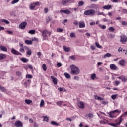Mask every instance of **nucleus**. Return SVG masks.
Wrapping results in <instances>:
<instances>
[{"mask_svg":"<svg viewBox=\"0 0 127 127\" xmlns=\"http://www.w3.org/2000/svg\"><path fill=\"white\" fill-rule=\"evenodd\" d=\"M71 68V75H79L80 74V69L78 67L76 66L75 65H71L70 66Z\"/></svg>","mask_w":127,"mask_h":127,"instance_id":"obj_1","label":"nucleus"},{"mask_svg":"<svg viewBox=\"0 0 127 127\" xmlns=\"http://www.w3.org/2000/svg\"><path fill=\"white\" fill-rule=\"evenodd\" d=\"M48 34H49V36L50 37V35H51V33L48 32V31L46 30H43L42 31V35L44 40H46Z\"/></svg>","mask_w":127,"mask_h":127,"instance_id":"obj_2","label":"nucleus"},{"mask_svg":"<svg viewBox=\"0 0 127 127\" xmlns=\"http://www.w3.org/2000/svg\"><path fill=\"white\" fill-rule=\"evenodd\" d=\"M84 15H93L95 14V10L94 9H90L87 10L84 12Z\"/></svg>","mask_w":127,"mask_h":127,"instance_id":"obj_3","label":"nucleus"},{"mask_svg":"<svg viewBox=\"0 0 127 127\" xmlns=\"http://www.w3.org/2000/svg\"><path fill=\"white\" fill-rule=\"evenodd\" d=\"M120 42H121V43H125V42H127V37H126V35H122L120 36Z\"/></svg>","mask_w":127,"mask_h":127,"instance_id":"obj_4","label":"nucleus"},{"mask_svg":"<svg viewBox=\"0 0 127 127\" xmlns=\"http://www.w3.org/2000/svg\"><path fill=\"white\" fill-rule=\"evenodd\" d=\"M11 53L14 54V55H22L21 53H19V52L17 51L16 50L12 48L11 51Z\"/></svg>","mask_w":127,"mask_h":127,"instance_id":"obj_5","label":"nucleus"},{"mask_svg":"<svg viewBox=\"0 0 127 127\" xmlns=\"http://www.w3.org/2000/svg\"><path fill=\"white\" fill-rule=\"evenodd\" d=\"M15 126L17 127H21L23 126V124L21 121L18 120L15 122Z\"/></svg>","mask_w":127,"mask_h":127,"instance_id":"obj_6","label":"nucleus"},{"mask_svg":"<svg viewBox=\"0 0 127 127\" xmlns=\"http://www.w3.org/2000/svg\"><path fill=\"white\" fill-rule=\"evenodd\" d=\"M115 113H119V110L117 109L114 111H110L108 114L110 118H114Z\"/></svg>","mask_w":127,"mask_h":127,"instance_id":"obj_7","label":"nucleus"},{"mask_svg":"<svg viewBox=\"0 0 127 127\" xmlns=\"http://www.w3.org/2000/svg\"><path fill=\"white\" fill-rule=\"evenodd\" d=\"M26 25H27V23H26V22H23L22 23L20 24L19 27L21 29H24L26 27Z\"/></svg>","mask_w":127,"mask_h":127,"instance_id":"obj_8","label":"nucleus"},{"mask_svg":"<svg viewBox=\"0 0 127 127\" xmlns=\"http://www.w3.org/2000/svg\"><path fill=\"white\" fill-rule=\"evenodd\" d=\"M126 60L122 59V60H120L119 61V65H121V66H125V65H126Z\"/></svg>","mask_w":127,"mask_h":127,"instance_id":"obj_9","label":"nucleus"},{"mask_svg":"<svg viewBox=\"0 0 127 127\" xmlns=\"http://www.w3.org/2000/svg\"><path fill=\"white\" fill-rule=\"evenodd\" d=\"M86 26L85 22L84 21H80L79 22V27L80 28H84Z\"/></svg>","mask_w":127,"mask_h":127,"instance_id":"obj_10","label":"nucleus"},{"mask_svg":"<svg viewBox=\"0 0 127 127\" xmlns=\"http://www.w3.org/2000/svg\"><path fill=\"white\" fill-rule=\"evenodd\" d=\"M60 12H61V13H65V14H70V13H71L70 10H61Z\"/></svg>","mask_w":127,"mask_h":127,"instance_id":"obj_11","label":"nucleus"},{"mask_svg":"<svg viewBox=\"0 0 127 127\" xmlns=\"http://www.w3.org/2000/svg\"><path fill=\"white\" fill-rule=\"evenodd\" d=\"M51 79H52L54 85H57V78L54 77V76H51Z\"/></svg>","mask_w":127,"mask_h":127,"instance_id":"obj_12","label":"nucleus"},{"mask_svg":"<svg viewBox=\"0 0 127 127\" xmlns=\"http://www.w3.org/2000/svg\"><path fill=\"white\" fill-rule=\"evenodd\" d=\"M63 48L65 52H70V51H71V48L70 47H67L66 46H64Z\"/></svg>","mask_w":127,"mask_h":127,"instance_id":"obj_13","label":"nucleus"},{"mask_svg":"<svg viewBox=\"0 0 127 127\" xmlns=\"http://www.w3.org/2000/svg\"><path fill=\"white\" fill-rule=\"evenodd\" d=\"M80 109H84L85 108V105L84 104V103L83 102H79V105H78Z\"/></svg>","mask_w":127,"mask_h":127,"instance_id":"obj_14","label":"nucleus"},{"mask_svg":"<svg viewBox=\"0 0 127 127\" xmlns=\"http://www.w3.org/2000/svg\"><path fill=\"white\" fill-rule=\"evenodd\" d=\"M110 68L111 70H117V66L114 64H111Z\"/></svg>","mask_w":127,"mask_h":127,"instance_id":"obj_15","label":"nucleus"},{"mask_svg":"<svg viewBox=\"0 0 127 127\" xmlns=\"http://www.w3.org/2000/svg\"><path fill=\"white\" fill-rule=\"evenodd\" d=\"M102 8H103L104 9H111V8H112V5H107L105 6H104Z\"/></svg>","mask_w":127,"mask_h":127,"instance_id":"obj_16","label":"nucleus"},{"mask_svg":"<svg viewBox=\"0 0 127 127\" xmlns=\"http://www.w3.org/2000/svg\"><path fill=\"white\" fill-rule=\"evenodd\" d=\"M0 48L2 51H4L5 52L7 51V48L6 47H4V46H0Z\"/></svg>","mask_w":127,"mask_h":127,"instance_id":"obj_17","label":"nucleus"},{"mask_svg":"<svg viewBox=\"0 0 127 127\" xmlns=\"http://www.w3.org/2000/svg\"><path fill=\"white\" fill-rule=\"evenodd\" d=\"M5 58H6V55H5V54H0V60H2V59H4Z\"/></svg>","mask_w":127,"mask_h":127,"instance_id":"obj_18","label":"nucleus"},{"mask_svg":"<svg viewBox=\"0 0 127 127\" xmlns=\"http://www.w3.org/2000/svg\"><path fill=\"white\" fill-rule=\"evenodd\" d=\"M124 117V115H122L120 117H119V121L116 123V125H120V124H121V123H122V121H123V119H122V118H123Z\"/></svg>","mask_w":127,"mask_h":127,"instance_id":"obj_19","label":"nucleus"},{"mask_svg":"<svg viewBox=\"0 0 127 127\" xmlns=\"http://www.w3.org/2000/svg\"><path fill=\"white\" fill-rule=\"evenodd\" d=\"M61 3L63 5L66 6L67 3H68V2L67 0H62Z\"/></svg>","mask_w":127,"mask_h":127,"instance_id":"obj_20","label":"nucleus"},{"mask_svg":"<svg viewBox=\"0 0 127 127\" xmlns=\"http://www.w3.org/2000/svg\"><path fill=\"white\" fill-rule=\"evenodd\" d=\"M25 43H26V44H28L29 45H31V44H32V41L26 40L25 41Z\"/></svg>","mask_w":127,"mask_h":127,"instance_id":"obj_21","label":"nucleus"},{"mask_svg":"<svg viewBox=\"0 0 127 127\" xmlns=\"http://www.w3.org/2000/svg\"><path fill=\"white\" fill-rule=\"evenodd\" d=\"M98 7H99V6H98V5H97V4H92L91 5V8H94V9H96V8H98Z\"/></svg>","mask_w":127,"mask_h":127,"instance_id":"obj_22","label":"nucleus"},{"mask_svg":"<svg viewBox=\"0 0 127 127\" xmlns=\"http://www.w3.org/2000/svg\"><path fill=\"white\" fill-rule=\"evenodd\" d=\"M64 76L66 79H70L71 78V75L67 72L64 73Z\"/></svg>","mask_w":127,"mask_h":127,"instance_id":"obj_23","label":"nucleus"},{"mask_svg":"<svg viewBox=\"0 0 127 127\" xmlns=\"http://www.w3.org/2000/svg\"><path fill=\"white\" fill-rule=\"evenodd\" d=\"M0 90L4 92H6V89L1 85H0Z\"/></svg>","mask_w":127,"mask_h":127,"instance_id":"obj_24","label":"nucleus"},{"mask_svg":"<svg viewBox=\"0 0 127 127\" xmlns=\"http://www.w3.org/2000/svg\"><path fill=\"white\" fill-rule=\"evenodd\" d=\"M43 118L44 119V122L46 121V122H48V121H49V118L47 116H43Z\"/></svg>","mask_w":127,"mask_h":127,"instance_id":"obj_25","label":"nucleus"},{"mask_svg":"<svg viewBox=\"0 0 127 127\" xmlns=\"http://www.w3.org/2000/svg\"><path fill=\"white\" fill-rule=\"evenodd\" d=\"M25 102L26 104L29 105V104H31V103H32V101L29 99H26L25 100Z\"/></svg>","mask_w":127,"mask_h":127,"instance_id":"obj_26","label":"nucleus"},{"mask_svg":"<svg viewBox=\"0 0 127 127\" xmlns=\"http://www.w3.org/2000/svg\"><path fill=\"white\" fill-rule=\"evenodd\" d=\"M51 124L54 126H59V124L57 123L56 121H51Z\"/></svg>","mask_w":127,"mask_h":127,"instance_id":"obj_27","label":"nucleus"},{"mask_svg":"<svg viewBox=\"0 0 127 127\" xmlns=\"http://www.w3.org/2000/svg\"><path fill=\"white\" fill-rule=\"evenodd\" d=\"M1 22H4V23H6V24H9V22L8 20L6 19H1Z\"/></svg>","mask_w":127,"mask_h":127,"instance_id":"obj_28","label":"nucleus"},{"mask_svg":"<svg viewBox=\"0 0 127 127\" xmlns=\"http://www.w3.org/2000/svg\"><path fill=\"white\" fill-rule=\"evenodd\" d=\"M96 74L95 73H92L91 76V79H92L93 81L96 79Z\"/></svg>","mask_w":127,"mask_h":127,"instance_id":"obj_29","label":"nucleus"},{"mask_svg":"<svg viewBox=\"0 0 127 127\" xmlns=\"http://www.w3.org/2000/svg\"><path fill=\"white\" fill-rule=\"evenodd\" d=\"M95 45L98 48H103V47H102V46L97 42H95Z\"/></svg>","mask_w":127,"mask_h":127,"instance_id":"obj_30","label":"nucleus"},{"mask_svg":"<svg viewBox=\"0 0 127 127\" xmlns=\"http://www.w3.org/2000/svg\"><path fill=\"white\" fill-rule=\"evenodd\" d=\"M70 36L71 38H74L76 37V34L74 32H71L70 34Z\"/></svg>","mask_w":127,"mask_h":127,"instance_id":"obj_31","label":"nucleus"},{"mask_svg":"<svg viewBox=\"0 0 127 127\" xmlns=\"http://www.w3.org/2000/svg\"><path fill=\"white\" fill-rule=\"evenodd\" d=\"M34 8H35V4H34V3H32L30 5V9L32 10Z\"/></svg>","mask_w":127,"mask_h":127,"instance_id":"obj_32","label":"nucleus"},{"mask_svg":"<svg viewBox=\"0 0 127 127\" xmlns=\"http://www.w3.org/2000/svg\"><path fill=\"white\" fill-rule=\"evenodd\" d=\"M21 61L23 62H24L25 63L26 62H28V59L25 58H22L21 59Z\"/></svg>","mask_w":127,"mask_h":127,"instance_id":"obj_33","label":"nucleus"},{"mask_svg":"<svg viewBox=\"0 0 127 127\" xmlns=\"http://www.w3.org/2000/svg\"><path fill=\"white\" fill-rule=\"evenodd\" d=\"M32 53V52L31 51V50H30V49H28V50L27 51V55H31Z\"/></svg>","mask_w":127,"mask_h":127,"instance_id":"obj_34","label":"nucleus"},{"mask_svg":"<svg viewBox=\"0 0 127 127\" xmlns=\"http://www.w3.org/2000/svg\"><path fill=\"white\" fill-rule=\"evenodd\" d=\"M43 106H44V100L43 99H42L41 101L40 104V107H43Z\"/></svg>","mask_w":127,"mask_h":127,"instance_id":"obj_35","label":"nucleus"},{"mask_svg":"<svg viewBox=\"0 0 127 127\" xmlns=\"http://www.w3.org/2000/svg\"><path fill=\"white\" fill-rule=\"evenodd\" d=\"M28 33L30 34H35V31L34 30H31L29 31Z\"/></svg>","mask_w":127,"mask_h":127,"instance_id":"obj_36","label":"nucleus"},{"mask_svg":"<svg viewBox=\"0 0 127 127\" xmlns=\"http://www.w3.org/2000/svg\"><path fill=\"white\" fill-rule=\"evenodd\" d=\"M42 68L44 71H46L47 70V67L45 64H43L42 65Z\"/></svg>","mask_w":127,"mask_h":127,"instance_id":"obj_37","label":"nucleus"},{"mask_svg":"<svg viewBox=\"0 0 127 127\" xmlns=\"http://www.w3.org/2000/svg\"><path fill=\"white\" fill-rule=\"evenodd\" d=\"M84 2L83 1H79L78 2V6H82L84 5Z\"/></svg>","mask_w":127,"mask_h":127,"instance_id":"obj_38","label":"nucleus"},{"mask_svg":"<svg viewBox=\"0 0 127 127\" xmlns=\"http://www.w3.org/2000/svg\"><path fill=\"white\" fill-rule=\"evenodd\" d=\"M109 31H111V32H114L115 31V28L113 27H110L109 28Z\"/></svg>","mask_w":127,"mask_h":127,"instance_id":"obj_39","label":"nucleus"},{"mask_svg":"<svg viewBox=\"0 0 127 127\" xmlns=\"http://www.w3.org/2000/svg\"><path fill=\"white\" fill-rule=\"evenodd\" d=\"M49 21H51V17L50 16H48L46 19V23H48Z\"/></svg>","mask_w":127,"mask_h":127,"instance_id":"obj_40","label":"nucleus"},{"mask_svg":"<svg viewBox=\"0 0 127 127\" xmlns=\"http://www.w3.org/2000/svg\"><path fill=\"white\" fill-rule=\"evenodd\" d=\"M19 1V0H14L11 2L12 4H15V3H17Z\"/></svg>","mask_w":127,"mask_h":127,"instance_id":"obj_41","label":"nucleus"},{"mask_svg":"<svg viewBox=\"0 0 127 127\" xmlns=\"http://www.w3.org/2000/svg\"><path fill=\"white\" fill-rule=\"evenodd\" d=\"M121 12H122V13L127 14V9H123L121 10Z\"/></svg>","mask_w":127,"mask_h":127,"instance_id":"obj_42","label":"nucleus"},{"mask_svg":"<svg viewBox=\"0 0 127 127\" xmlns=\"http://www.w3.org/2000/svg\"><path fill=\"white\" fill-rule=\"evenodd\" d=\"M106 57H111V54L110 53H106L104 56V58H106Z\"/></svg>","mask_w":127,"mask_h":127,"instance_id":"obj_43","label":"nucleus"},{"mask_svg":"<svg viewBox=\"0 0 127 127\" xmlns=\"http://www.w3.org/2000/svg\"><path fill=\"white\" fill-rule=\"evenodd\" d=\"M99 27H101V29H106V25H102L99 24Z\"/></svg>","mask_w":127,"mask_h":127,"instance_id":"obj_44","label":"nucleus"},{"mask_svg":"<svg viewBox=\"0 0 127 127\" xmlns=\"http://www.w3.org/2000/svg\"><path fill=\"white\" fill-rule=\"evenodd\" d=\"M87 116H88V118H93V117H94V115L92 113H89L87 114Z\"/></svg>","mask_w":127,"mask_h":127,"instance_id":"obj_45","label":"nucleus"},{"mask_svg":"<svg viewBox=\"0 0 127 127\" xmlns=\"http://www.w3.org/2000/svg\"><path fill=\"white\" fill-rule=\"evenodd\" d=\"M26 78H28V79H31V78H32V75L30 74H27L26 76Z\"/></svg>","mask_w":127,"mask_h":127,"instance_id":"obj_46","label":"nucleus"},{"mask_svg":"<svg viewBox=\"0 0 127 127\" xmlns=\"http://www.w3.org/2000/svg\"><path fill=\"white\" fill-rule=\"evenodd\" d=\"M57 32H62V31H63V29L58 28L57 29Z\"/></svg>","mask_w":127,"mask_h":127,"instance_id":"obj_47","label":"nucleus"},{"mask_svg":"<svg viewBox=\"0 0 127 127\" xmlns=\"http://www.w3.org/2000/svg\"><path fill=\"white\" fill-rule=\"evenodd\" d=\"M63 101H59L57 102V105L59 106L60 107H61V105H62Z\"/></svg>","mask_w":127,"mask_h":127,"instance_id":"obj_48","label":"nucleus"},{"mask_svg":"<svg viewBox=\"0 0 127 127\" xmlns=\"http://www.w3.org/2000/svg\"><path fill=\"white\" fill-rule=\"evenodd\" d=\"M74 79L75 80V81H79V80H80V78L79 76H76L74 77Z\"/></svg>","mask_w":127,"mask_h":127,"instance_id":"obj_49","label":"nucleus"},{"mask_svg":"<svg viewBox=\"0 0 127 127\" xmlns=\"http://www.w3.org/2000/svg\"><path fill=\"white\" fill-rule=\"evenodd\" d=\"M108 125H110V126H112V127H117V124L115 123H109Z\"/></svg>","mask_w":127,"mask_h":127,"instance_id":"obj_50","label":"nucleus"},{"mask_svg":"<svg viewBox=\"0 0 127 127\" xmlns=\"http://www.w3.org/2000/svg\"><path fill=\"white\" fill-rule=\"evenodd\" d=\"M127 78L123 76V77L122 78V82H124L125 83V82H127Z\"/></svg>","mask_w":127,"mask_h":127,"instance_id":"obj_51","label":"nucleus"},{"mask_svg":"<svg viewBox=\"0 0 127 127\" xmlns=\"http://www.w3.org/2000/svg\"><path fill=\"white\" fill-rule=\"evenodd\" d=\"M116 98H117V95H113L111 96V99H112V100H116Z\"/></svg>","mask_w":127,"mask_h":127,"instance_id":"obj_52","label":"nucleus"},{"mask_svg":"<svg viewBox=\"0 0 127 127\" xmlns=\"http://www.w3.org/2000/svg\"><path fill=\"white\" fill-rule=\"evenodd\" d=\"M69 58H70V59H72V60H75L76 59V58L74 55L70 56Z\"/></svg>","mask_w":127,"mask_h":127,"instance_id":"obj_53","label":"nucleus"},{"mask_svg":"<svg viewBox=\"0 0 127 127\" xmlns=\"http://www.w3.org/2000/svg\"><path fill=\"white\" fill-rule=\"evenodd\" d=\"M16 75L17 76H18V77H20V76H21V72H20V71H17L16 72Z\"/></svg>","mask_w":127,"mask_h":127,"instance_id":"obj_54","label":"nucleus"},{"mask_svg":"<svg viewBox=\"0 0 127 127\" xmlns=\"http://www.w3.org/2000/svg\"><path fill=\"white\" fill-rule=\"evenodd\" d=\"M97 100H99V101H103L104 98H103L100 96H97Z\"/></svg>","mask_w":127,"mask_h":127,"instance_id":"obj_55","label":"nucleus"},{"mask_svg":"<svg viewBox=\"0 0 127 127\" xmlns=\"http://www.w3.org/2000/svg\"><path fill=\"white\" fill-rule=\"evenodd\" d=\"M97 15H103L104 16H105V14H104V12H99L98 13H97Z\"/></svg>","mask_w":127,"mask_h":127,"instance_id":"obj_56","label":"nucleus"},{"mask_svg":"<svg viewBox=\"0 0 127 127\" xmlns=\"http://www.w3.org/2000/svg\"><path fill=\"white\" fill-rule=\"evenodd\" d=\"M73 24H74L75 25H78V24H79V22H78L77 20H74Z\"/></svg>","mask_w":127,"mask_h":127,"instance_id":"obj_57","label":"nucleus"},{"mask_svg":"<svg viewBox=\"0 0 127 127\" xmlns=\"http://www.w3.org/2000/svg\"><path fill=\"white\" fill-rule=\"evenodd\" d=\"M122 25H127V22L126 21H122Z\"/></svg>","mask_w":127,"mask_h":127,"instance_id":"obj_58","label":"nucleus"},{"mask_svg":"<svg viewBox=\"0 0 127 127\" xmlns=\"http://www.w3.org/2000/svg\"><path fill=\"white\" fill-rule=\"evenodd\" d=\"M57 65L58 67H61V66H62L61 63H58Z\"/></svg>","mask_w":127,"mask_h":127,"instance_id":"obj_59","label":"nucleus"},{"mask_svg":"<svg viewBox=\"0 0 127 127\" xmlns=\"http://www.w3.org/2000/svg\"><path fill=\"white\" fill-rule=\"evenodd\" d=\"M44 12L45 13H47L48 12V8H45L44 9Z\"/></svg>","mask_w":127,"mask_h":127,"instance_id":"obj_60","label":"nucleus"},{"mask_svg":"<svg viewBox=\"0 0 127 127\" xmlns=\"http://www.w3.org/2000/svg\"><path fill=\"white\" fill-rule=\"evenodd\" d=\"M101 104H102L103 105H107V104H108V102L105 101H102Z\"/></svg>","mask_w":127,"mask_h":127,"instance_id":"obj_61","label":"nucleus"},{"mask_svg":"<svg viewBox=\"0 0 127 127\" xmlns=\"http://www.w3.org/2000/svg\"><path fill=\"white\" fill-rule=\"evenodd\" d=\"M103 21L104 22H109V20H108V19H107V18H104L103 19Z\"/></svg>","mask_w":127,"mask_h":127,"instance_id":"obj_62","label":"nucleus"},{"mask_svg":"<svg viewBox=\"0 0 127 127\" xmlns=\"http://www.w3.org/2000/svg\"><path fill=\"white\" fill-rule=\"evenodd\" d=\"M34 127H38V124H37V123H36V122H34Z\"/></svg>","mask_w":127,"mask_h":127,"instance_id":"obj_63","label":"nucleus"},{"mask_svg":"<svg viewBox=\"0 0 127 127\" xmlns=\"http://www.w3.org/2000/svg\"><path fill=\"white\" fill-rule=\"evenodd\" d=\"M19 51H20V52H25L24 49L23 48H21V49H20Z\"/></svg>","mask_w":127,"mask_h":127,"instance_id":"obj_64","label":"nucleus"}]
</instances>
